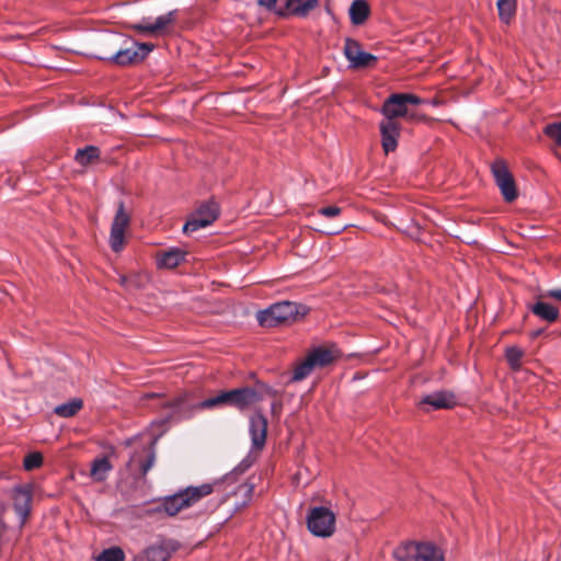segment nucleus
Segmentation results:
<instances>
[{
    "label": "nucleus",
    "instance_id": "39",
    "mask_svg": "<svg viewBox=\"0 0 561 561\" xmlns=\"http://www.w3.org/2000/svg\"><path fill=\"white\" fill-rule=\"evenodd\" d=\"M399 94L402 96L407 107L409 104L419 105L423 102L422 99H420L415 94H410V93H399Z\"/></svg>",
    "mask_w": 561,
    "mask_h": 561
},
{
    "label": "nucleus",
    "instance_id": "1",
    "mask_svg": "<svg viewBox=\"0 0 561 561\" xmlns=\"http://www.w3.org/2000/svg\"><path fill=\"white\" fill-rule=\"evenodd\" d=\"M276 396V390L264 382L257 381L253 387H241L228 391H221L217 396L202 401L198 404V408L211 409L219 405H228L243 411L250 409L266 397Z\"/></svg>",
    "mask_w": 561,
    "mask_h": 561
},
{
    "label": "nucleus",
    "instance_id": "38",
    "mask_svg": "<svg viewBox=\"0 0 561 561\" xmlns=\"http://www.w3.org/2000/svg\"><path fill=\"white\" fill-rule=\"evenodd\" d=\"M7 511V505L4 503H0V539L8 531L9 525L4 519V513Z\"/></svg>",
    "mask_w": 561,
    "mask_h": 561
},
{
    "label": "nucleus",
    "instance_id": "41",
    "mask_svg": "<svg viewBox=\"0 0 561 561\" xmlns=\"http://www.w3.org/2000/svg\"><path fill=\"white\" fill-rule=\"evenodd\" d=\"M404 117L408 118V121L410 122H421V121H425L426 117L424 115H420V114H416V113H410L408 111V115H405Z\"/></svg>",
    "mask_w": 561,
    "mask_h": 561
},
{
    "label": "nucleus",
    "instance_id": "34",
    "mask_svg": "<svg viewBox=\"0 0 561 561\" xmlns=\"http://www.w3.org/2000/svg\"><path fill=\"white\" fill-rule=\"evenodd\" d=\"M260 7L274 11L278 15H285L284 3L280 0H257Z\"/></svg>",
    "mask_w": 561,
    "mask_h": 561
},
{
    "label": "nucleus",
    "instance_id": "37",
    "mask_svg": "<svg viewBox=\"0 0 561 561\" xmlns=\"http://www.w3.org/2000/svg\"><path fill=\"white\" fill-rule=\"evenodd\" d=\"M318 213H319V215H321L323 217L332 218V217L339 216L342 213V208H340L337 206H327V207H321L318 210Z\"/></svg>",
    "mask_w": 561,
    "mask_h": 561
},
{
    "label": "nucleus",
    "instance_id": "42",
    "mask_svg": "<svg viewBox=\"0 0 561 561\" xmlns=\"http://www.w3.org/2000/svg\"><path fill=\"white\" fill-rule=\"evenodd\" d=\"M542 333V330H536L530 333L531 339L538 337Z\"/></svg>",
    "mask_w": 561,
    "mask_h": 561
},
{
    "label": "nucleus",
    "instance_id": "4",
    "mask_svg": "<svg viewBox=\"0 0 561 561\" xmlns=\"http://www.w3.org/2000/svg\"><path fill=\"white\" fill-rule=\"evenodd\" d=\"M397 561H445L444 551L431 541L403 542L393 550Z\"/></svg>",
    "mask_w": 561,
    "mask_h": 561
},
{
    "label": "nucleus",
    "instance_id": "6",
    "mask_svg": "<svg viewBox=\"0 0 561 561\" xmlns=\"http://www.w3.org/2000/svg\"><path fill=\"white\" fill-rule=\"evenodd\" d=\"M130 220L131 216L126 210L124 202L121 201L117 204V210L111 226L110 247L114 252H121L124 249L126 244L125 232L130 226Z\"/></svg>",
    "mask_w": 561,
    "mask_h": 561
},
{
    "label": "nucleus",
    "instance_id": "33",
    "mask_svg": "<svg viewBox=\"0 0 561 561\" xmlns=\"http://www.w3.org/2000/svg\"><path fill=\"white\" fill-rule=\"evenodd\" d=\"M43 463V456L41 453H31L25 456L23 466L25 470H34L36 468H39Z\"/></svg>",
    "mask_w": 561,
    "mask_h": 561
},
{
    "label": "nucleus",
    "instance_id": "35",
    "mask_svg": "<svg viewBox=\"0 0 561 561\" xmlns=\"http://www.w3.org/2000/svg\"><path fill=\"white\" fill-rule=\"evenodd\" d=\"M319 4V0L302 1L301 7L297 10V16L306 18L312 10L317 9Z\"/></svg>",
    "mask_w": 561,
    "mask_h": 561
},
{
    "label": "nucleus",
    "instance_id": "27",
    "mask_svg": "<svg viewBox=\"0 0 561 561\" xmlns=\"http://www.w3.org/2000/svg\"><path fill=\"white\" fill-rule=\"evenodd\" d=\"M254 492V486L251 483H242L240 484L234 493L233 496L240 499V501H236L234 507L236 510H240L244 507L252 499Z\"/></svg>",
    "mask_w": 561,
    "mask_h": 561
},
{
    "label": "nucleus",
    "instance_id": "44",
    "mask_svg": "<svg viewBox=\"0 0 561 561\" xmlns=\"http://www.w3.org/2000/svg\"><path fill=\"white\" fill-rule=\"evenodd\" d=\"M346 227H347V226H343L342 228H340V229H339L337 231H335L334 233H339V232H341V231L345 230V229H346Z\"/></svg>",
    "mask_w": 561,
    "mask_h": 561
},
{
    "label": "nucleus",
    "instance_id": "29",
    "mask_svg": "<svg viewBox=\"0 0 561 561\" xmlns=\"http://www.w3.org/2000/svg\"><path fill=\"white\" fill-rule=\"evenodd\" d=\"M496 4L500 19L505 23H510L516 12V0H497Z\"/></svg>",
    "mask_w": 561,
    "mask_h": 561
},
{
    "label": "nucleus",
    "instance_id": "25",
    "mask_svg": "<svg viewBox=\"0 0 561 561\" xmlns=\"http://www.w3.org/2000/svg\"><path fill=\"white\" fill-rule=\"evenodd\" d=\"M75 159L83 167L95 163L100 159V149L95 146H87L85 148L78 149Z\"/></svg>",
    "mask_w": 561,
    "mask_h": 561
},
{
    "label": "nucleus",
    "instance_id": "30",
    "mask_svg": "<svg viewBox=\"0 0 561 561\" xmlns=\"http://www.w3.org/2000/svg\"><path fill=\"white\" fill-rule=\"evenodd\" d=\"M523 356V350L517 346H510L505 351L506 360L513 370H518L520 368V360Z\"/></svg>",
    "mask_w": 561,
    "mask_h": 561
},
{
    "label": "nucleus",
    "instance_id": "11",
    "mask_svg": "<svg viewBox=\"0 0 561 561\" xmlns=\"http://www.w3.org/2000/svg\"><path fill=\"white\" fill-rule=\"evenodd\" d=\"M11 499L16 514L21 518V527L27 522L33 499V488L31 484H20L13 488Z\"/></svg>",
    "mask_w": 561,
    "mask_h": 561
},
{
    "label": "nucleus",
    "instance_id": "31",
    "mask_svg": "<svg viewBox=\"0 0 561 561\" xmlns=\"http://www.w3.org/2000/svg\"><path fill=\"white\" fill-rule=\"evenodd\" d=\"M96 561H125V553L119 547H111L103 550L96 558Z\"/></svg>",
    "mask_w": 561,
    "mask_h": 561
},
{
    "label": "nucleus",
    "instance_id": "43",
    "mask_svg": "<svg viewBox=\"0 0 561 561\" xmlns=\"http://www.w3.org/2000/svg\"><path fill=\"white\" fill-rule=\"evenodd\" d=\"M279 405H280V404L273 403V404H272V410H273V412H274V411H275Z\"/></svg>",
    "mask_w": 561,
    "mask_h": 561
},
{
    "label": "nucleus",
    "instance_id": "24",
    "mask_svg": "<svg viewBox=\"0 0 561 561\" xmlns=\"http://www.w3.org/2000/svg\"><path fill=\"white\" fill-rule=\"evenodd\" d=\"M111 470L112 465L107 458H98L92 462L90 477L95 482H103L107 478V474Z\"/></svg>",
    "mask_w": 561,
    "mask_h": 561
},
{
    "label": "nucleus",
    "instance_id": "36",
    "mask_svg": "<svg viewBox=\"0 0 561 561\" xmlns=\"http://www.w3.org/2000/svg\"><path fill=\"white\" fill-rule=\"evenodd\" d=\"M284 3L285 15L291 14L297 16V10L301 7L304 0H280Z\"/></svg>",
    "mask_w": 561,
    "mask_h": 561
},
{
    "label": "nucleus",
    "instance_id": "13",
    "mask_svg": "<svg viewBox=\"0 0 561 561\" xmlns=\"http://www.w3.org/2000/svg\"><path fill=\"white\" fill-rule=\"evenodd\" d=\"M381 147L386 154L393 152L398 147V139L401 133V124L398 121L382 119L379 123Z\"/></svg>",
    "mask_w": 561,
    "mask_h": 561
},
{
    "label": "nucleus",
    "instance_id": "40",
    "mask_svg": "<svg viewBox=\"0 0 561 561\" xmlns=\"http://www.w3.org/2000/svg\"><path fill=\"white\" fill-rule=\"evenodd\" d=\"M552 298L561 301V289H550L538 296V299Z\"/></svg>",
    "mask_w": 561,
    "mask_h": 561
},
{
    "label": "nucleus",
    "instance_id": "12",
    "mask_svg": "<svg viewBox=\"0 0 561 561\" xmlns=\"http://www.w3.org/2000/svg\"><path fill=\"white\" fill-rule=\"evenodd\" d=\"M151 49L150 44L134 43L131 47L118 49L111 60L119 66L136 64L141 61Z\"/></svg>",
    "mask_w": 561,
    "mask_h": 561
},
{
    "label": "nucleus",
    "instance_id": "5",
    "mask_svg": "<svg viewBox=\"0 0 561 561\" xmlns=\"http://www.w3.org/2000/svg\"><path fill=\"white\" fill-rule=\"evenodd\" d=\"M310 533L318 537H330L335 530V514L328 507H312L307 517Z\"/></svg>",
    "mask_w": 561,
    "mask_h": 561
},
{
    "label": "nucleus",
    "instance_id": "10",
    "mask_svg": "<svg viewBox=\"0 0 561 561\" xmlns=\"http://www.w3.org/2000/svg\"><path fill=\"white\" fill-rule=\"evenodd\" d=\"M343 51L353 69L371 68L377 61L376 56L364 51L360 44L353 38L345 39Z\"/></svg>",
    "mask_w": 561,
    "mask_h": 561
},
{
    "label": "nucleus",
    "instance_id": "26",
    "mask_svg": "<svg viewBox=\"0 0 561 561\" xmlns=\"http://www.w3.org/2000/svg\"><path fill=\"white\" fill-rule=\"evenodd\" d=\"M83 407V401L79 398L72 399L69 402L57 405L54 412L61 417L75 416Z\"/></svg>",
    "mask_w": 561,
    "mask_h": 561
},
{
    "label": "nucleus",
    "instance_id": "7",
    "mask_svg": "<svg viewBox=\"0 0 561 561\" xmlns=\"http://www.w3.org/2000/svg\"><path fill=\"white\" fill-rule=\"evenodd\" d=\"M491 171L505 202L512 203L517 196V188L513 174L510 172L506 162L503 159H496L491 164Z\"/></svg>",
    "mask_w": 561,
    "mask_h": 561
},
{
    "label": "nucleus",
    "instance_id": "21",
    "mask_svg": "<svg viewBox=\"0 0 561 561\" xmlns=\"http://www.w3.org/2000/svg\"><path fill=\"white\" fill-rule=\"evenodd\" d=\"M118 283L124 289L128 291L139 290L147 286L149 283V276L142 272H134L128 275L119 274Z\"/></svg>",
    "mask_w": 561,
    "mask_h": 561
},
{
    "label": "nucleus",
    "instance_id": "23",
    "mask_svg": "<svg viewBox=\"0 0 561 561\" xmlns=\"http://www.w3.org/2000/svg\"><path fill=\"white\" fill-rule=\"evenodd\" d=\"M530 310L535 316L549 323H553L559 319V309L541 299L533 305Z\"/></svg>",
    "mask_w": 561,
    "mask_h": 561
},
{
    "label": "nucleus",
    "instance_id": "16",
    "mask_svg": "<svg viewBox=\"0 0 561 561\" xmlns=\"http://www.w3.org/2000/svg\"><path fill=\"white\" fill-rule=\"evenodd\" d=\"M307 356L313 368H323L333 364L341 356V353L333 345L318 346L309 351Z\"/></svg>",
    "mask_w": 561,
    "mask_h": 561
},
{
    "label": "nucleus",
    "instance_id": "17",
    "mask_svg": "<svg viewBox=\"0 0 561 561\" xmlns=\"http://www.w3.org/2000/svg\"><path fill=\"white\" fill-rule=\"evenodd\" d=\"M457 404L456 397L450 391H437L425 396L419 403L424 411H430L426 407L434 410L453 409Z\"/></svg>",
    "mask_w": 561,
    "mask_h": 561
},
{
    "label": "nucleus",
    "instance_id": "14",
    "mask_svg": "<svg viewBox=\"0 0 561 561\" xmlns=\"http://www.w3.org/2000/svg\"><path fill=\"white\" fill-rule=\"evenodd\" d=\"M175 550V545L170 541H163L146 548L133 561H168Z\"/></svg>",
    "mask_w": 561,
    "mask_h": 561
},
{
    "label": "nucleus",
    "instance_id": "22",
    "mask_svg": "<svg viewBox=\"0 0 561 561\" xmlns=\"http://www.w3.org/2000/svg\"><path fill=\"white\" fill-rule=\"evenodd\" d=\"M185 255L186 253L180 249H170L158 255L157 264L159 267L174 268L184 261Z\"/></svg>",
    "mask_w": 561,
    "mask_h": 561
},
{
    "label": "nucleus",
    "instance_id": "19",
    "mask_svg": "<svg viewBox=\"0 0 561 561\" xmlns=\"http://www.w3.org/2000/svg\"><path fill=\"white\" fill-rule=\"evenodd\" d=\"M250 434L254 448L262 449L266 442L267 420L257 412L250 420Z\"/></svg>",
    "mask_w": 561,
    "mask_h": 561
},
{
    "label": "nucleus",
    "instance_id": "28",
    "mask_svg": "<svg viewBox=\"0 0 561 561\" xmlns=\"http://www.w3.org/2000/svg\"><path fill=\"white\" fill-rule=\"evenodd\" d=\"M313 369L314 368L310 359L308 358V356H306L305 359H302L295 366L290 381L298 382L304 380L312 373Z\"/></svg>",
    "mask_w": 561,
    "mask_h": 561
},
{
    "label": "nucleus",
    "instance_id": "3",
    "mask_svg": "<svg viewBox=\"0 0 561 561\" xmlns=\"http://www.w3.org/2000/svg\"><path fill=\"white\" fill-rule=\"evenodd\" d=\"M309 312L305 305L293 301H280L257 313V321L264 328L291 324L304 319Z\"/></svg>",
    "mask_w": 561,
    "mask_h": 561
},
{
    "label": "nucleus",
    "instance_id": "15",
    "mask_svg": "<svg viewBox=\"0 0 561 561\" xmlns=\"http://www.w3.org/2000/svg\"><path fill=\"white\" fill-rule=\"evenodd\" d=\"M178 18L176 11H170L169 13L158 16L153 23H140L133 26L134 30L140 33H147L151 35L163 34L170 30L175 23Z\"/></svg>",
    "mask_w": 561,
    "mask_h": 561
},
{
    "label": "nucleus",
    "instance_id": "2",
    "mask_svg": "<svg viewBox=\"0 0 561 561\" xmlns=\"http://www.w3.org/2000/svg\"><path fill=\"white\" fill-rule=\"evenodd\" d=\"M213 484L205 483L199 486H188L171 496L162 500L161 504L148 511V514L164 513L168 516H175L182 510L191 507L204 496L213 493Z\"/></svg>",
    "mask_w": 561,
    "mask_h": 561
},
{
    "label": "nucleus",
    "instance_id": "9",
    "mask_svg": "<svg viewBox=\"0 0 561 561\" xmlns=\"http://www.w3.org/2000/svg\"><path fill=\"white\" fill-rule=\"evenodd\" d=\"M219 216V207L215 202L202 204L183 227L185 233L194 232L211 225Z\"/></svg>",
    "mask_w": 561,
    "mask_h": 561
},
{
    "label": "nucleus",
    "instance_id": "20",
    "mask_svg": "<svg viewBox=\"0 0 561 561\" xmlns=\"http://www.w3.org/2000/svg\"><path fill=\"white\" fill-rule=\"evenodd\" d=\"M350 20L353 25L359 26L366 23L370 16V5L367 0H354L348 9Z\"/></svg>",
    "mask_w": 561,
    "mask_h": 561
},
{
    "label": "nucleus",
    "instance_id": "32",
    "mask_svg": "<svg viewBox=\"0 0 561 561\" xmlns=\"http://www.w3.org/2000/svg\"><path fill=\"white\" fill-rule=\"evenodd\" d=\"M543 133L561 147V122L548 124L545 127Z\"/></svg>",
    "mask_w": 561,
    "mask_h": 561
},
{
    "label": "nucleus",
    "instance_id": "18",
    "mask_svg": "<svg viewBox=\"0 0 561 561\" xmlns=\"http://www.w3.org/2000/svg\"><path fill=\"white\" fill-rule=\"evenodd\" d=\"M382 119L398 121L399 117L408 115V107L399 93H393L387 98L380 110Z\"/></svg>",
    "mask_w": 561,
    "mask_h": 561
},
{
    "label": "nucleus",
    "instance_id": "8",
    "mask_svg": "<svg viewBox=\"0 0 561 561\" xmlns=\"http://www.w3.org/2000/svg\"><path fill=\"white\" fill-rule=\"evenodd\" d=\"M154 444L156 439H153L149 446L135 451L130 456L126 468L135 479H144L153 466L156 460Z\"/></svg>",
    "mask_w": 561,
    "mask_h": 561
}]
</instances>
